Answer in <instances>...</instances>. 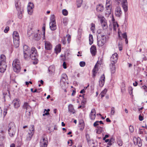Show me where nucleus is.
Segmentation results:
<instances>
[{
    "label": "nucleus",
    "mask_w": 147,
    "mask_h": 147,
    "mask_svg": "<svg viewBox=\"0 0 147 147\" xmlns=\"http://www.w3.org/2000/svg\"><path fill=\"white\" fill-rule=\"evenodd\" d=\"M7 65L5 56L2 54L0 56V72L4 73L6 70Z\"/></svg>",
    "instance_id": "nucleus-1"
},
{
    "label": "nucleus",
    "mask_w": 147,
    "mask_h": 147,
    "mask_svg": "<svg viewBox=\"0 0 147 147\" xmlns=\"http://www.w3.org/2000/svg\"><path fill=\"white\" fill-rule=\"evenodd\" d=\"M16 130V128L14 123L10 122L8 126V131L9 136L11 137H14Z\"/></svg>",
    "instance_id": "nucleus-2"
},
{
    "label": "nucleus",
    "mask_w": 147,
    "mask_h": 147,
    "mask_svg": "<svg viewBox=\"0 0 147 147\" xmlns=\"http://www.w3.org/2000/svg\"><path fill=\"white\" fill-rule=\"evenodd\" d=\"M13 70L14 71L18 73L21 70V63L20 60L18 59H15L12 63Z\"/></svg>",
    "instance_id": "nucleus-3"
},
{
    "label": "nucleus",
    "mask_w": 147,
    "mask_h": 147,
    "mask_svg": "<svg viewBox=\"0 0 147 147\" xmlns=\"http://www.w3.org/2000/svg\"><path fill=\"white\" fill-rule=\"evenodd\" d=\"M30 58L32 60H35L37 57V51L36 48L34 47H32L30 52Z\"/></svg>",
    "instance_id": "nucleus-4"
},
{
    "label": "nucleus",
    "mask_w": 147,
    "mask_h": 147,
    "mask_svg": "<svg viewBox=\"0 0 147 147\" xmlns=\"http://www.w3.org/2000/svg\"><path fill=\"white\" fill-rule=\"evenodd\" d=\"M34 127L33 125H31L29 128V132L27 134L26 140L28 141H30L31 139L32 136L34 133Z\"/></svg>",
    "instance_id": "nucleus-5"
},
{
    "label": "nucleus",
    "mask_w": 147,
    "mask_h": 147,
    "mask_svg": "<svg viewBox=\"0 0 147 147\" xmlns=\"http://www.w3.org/2000/svg\"><path fill=\"white\" fill-rule=\"evenodd\" d=\"M41 34L38 30L36 31L34 33L32 34L33 36V39L36 40H39L41 37Z\"/></svg>",
    "instance_id": "nucleus-6"
},
{
    "label": "nucleus",
    "mask_w": 147,
    "mask_h": 147,
    "mask_svg": "<svg viewBox=\"0 0 147 147\" xmlns=\"http://www.w3.org/2000/svg\"><path fill=\"white\" fill-rule=\"evenodd\" d=\"M122 12L121 7L119 6L117 7L115 9V15L117 17H120L122 14Z\"/></svg>",
    "instance_id": "nucleus-7"
},
{
    "label": "nucleus",
    "mask_w": 147,
    "mask_h": 147,
    "mask_svg": "<svg viewBox=\"0 0 147 147\" xmlns=\"http://www.w3.org/2000/svg\"><path fill=\"white\" fill-rule=\"evenodd\" d=\"M34 5L33 3L29 2L28 5L27 7V11L28 13L30 15L32 14L33 11V8Z\"/></svg>",
    "instance_id": "nucleus-8"
},
{
    "label": "nucleus",
    "mask_w": 147,
    "mask_h": 147,
    "mask_svg": "<svg viewBox=\"0 0 147 147\" xmlns=\"http://www.w3.org/2000/svg\"><path fill=\"white\" fill-rule=\"evenodd\" d=\"M133 141L135 145H138L139 147H141L142 146V143L140 138L134 137L133 138Z\"/></svg>",
    "instance_id": "nucleus-9"
},
{
    "label": "nucleus",
    "mask_w": 147,
    "mask_h": 147,
    "mask_svg": "<svg viewBox=\"0 0 147 147\" xmlns=\"http://www.w3.org/2000/svg\"><path fill=\"white\" fill-rule=\"evenodd\" d=\"M118 59V55L117 53H115L113 54L111 57L110 61L113 63H116Z\"/></svg>",
    "instance_id": "nucleus-10"
},
{
    "label": "nucleus",
    "mask_w": 147,
    "mask_h": 147,
    "mask_svg": "<svg viewBox=\"0 0 147 147\" xmlns=\"http://www.w3.org/2000/svg\"><path fill=\"white\" fill-rule=\"evenodd\" d=\"M105 81V77L104 74H102L100 77L99 82V85L100 87H102Z\"/></svg>",
    "instance_id": "nucleus-11"
},
{
    "label": "nucleus",
    "mask_w": 147,
    "mask_h": 147,
    "mask_svg": "<svg viewBox=\"0 0 147 147\" xmlns=\"http://www.w3.org/2000/svg\"><path fill=\"white\" fill-rule=\"evenodd\" d=\"M67 79V76L66 74H63L62 75L61 77V79L60 82L61 85L63 84H65L66 82V79Z\"/></svg>",
    "instance_id": "nucleus-12"
},
{
    "label": "nucleus",
    "mask_w": 147,
    "mask_h": 147,
    "mask_svg": "<svg viewBox=\"0 0 147 147\" xmlns=\"http://www.w3.org/2000/svg\"><path fill=\"white\" fill-rule=\"evenodd\" d=\"M45 49L46 50H50L52 48V45L49 41H45Z\"/></svg>",
    "instance_id": "nucleus-13"
},
{
    "label": "nucleus",
    "mask_w": 147,
    "mask_h": 147,
    "mask_svg": "<svg viewBox=\"0 0 147 147\" xmlns=\"http://www.w3.org/2000/svg\"><path fill=\"white\" fill-rule=\"evenodd\" d=\"M91 120H94L96 116V111L94 109H92L89 115Z\"/></svg>",
    "instance_id": "nucleus-14"
},
{
    "label": "nucleus",
    "mask_w": 147,
    "mask_h": 147,
    "mask_svg": "<svg viewBox=\"0 0 147 147\" xmlns=\"http://www.w3.org/2000/svg\"><path fill=\"white\" fill-rule=\"evenodd\" d=\"M23 108L26 109V112H31L32 111V109L31 107L27 103H25L23 105Z\"/></svg>",
    "instance_id": "nucleus-15"
},
{
    "label": "nucleus",
    "mask_w": 147,
    "mask_h": 147,
    "mask_svg": "<svg viewBox=\"0 0 147 147\" xmlns=\"http://www.w3.org/2000/svg\"><path fill=\"white\" fill-rule=\"evenodd\" d=\"M105 14L108 15H110L111 13V5H106Z\"/></svg>",
    "instance_id": "nucleus-16"
},
{
    "label": "nucleus",
    "mask_w": 147,
    "mask_h": 147,
    "mask_svg": "<svg viewBox=\"0 0 147 147\" xmlns=\"http://www.w3.org/2000/svg\"><path fill=\"white\" fill-rule=\"evenodd\" d=\"M90 51L91 54L93 56H95L96 53V47L94 45H92L90 48Z\"/></svg>",
    "instance_id": "nucleus-17"
},
{
    "label": "nucleus",
    "mask_w": 147,
    "mask_h": 147,
    "mask_svg": "<svg viewBox=\"0 0 147 147\" xmlns=\"http://www.w3.org/2000/svg\"><path fill=\"white\" fill-rule=\"evenodd\" d=\"M19 101V100L17 99H15L13 100L12 103L15 108H18L20 107Z\"/></svg>",
    "instance_id": "nucleus-18"
},
{
    "label": "nucleus",
    "mask_w": 147,
    "mask_h": 147,
    "mask_svg": "<svg viewBox=\"0 0 147 147\" xmlns=\"http://www.w3.org/2000/svg\"><path fill=\"white\" fill-rule=\"evenodd\" d=\"M100 22L103 29L106 30L108 28V25L105 20H103L102 19Z\"/></svg>",
    "instance_id": "nucleus-19"
},
{
    "label": "nucleus",
    "mask_w": 147,
    "mask_h": 147,
    "mask_svg": "<svg viewBox=\"0 0 147 147\" xmlns=\"http://www.w3.org/2000/svg\"><path fill=\"white\" fill-rule=\"evenodd\" d=\"M49 26L50 29L53 31L55 30L57 28L56 22H50Z\"/></svg>",
    "instance_id": "nucleus-20"
},
{
    "label": "nucleus",
    "mask_w": 147,
    "mask_h": 147,
    "mask_svg": "<svg viewBox=\"0 0 147 147\" xmlns=\"http://www.w3.org/2000/svg\"><path fill=\"white\" fill-rule=\"evenodd\" d=\"M96 9L98 12H102L104 9V7L102 4H100L96 6Z\"/></svg>",
    "instance_id": "nucleus-21"
},
{
    "label": "nucleus",
    "mask_w": 147,
    "mask_h": 147,
    "mask_svg": "<svg viewBox=\"0 0 147 147\" xmlns=\"http://www.w3.org/2000/svg\"><path fill=\"white\" fill-rule=\"evenodd\" d=\"M115 64L111 63L109 65L110 69L112 74L114 73L115 71Z\"/></svg>",
    "instance_id": "nucleus-22"
},
{
    "label": "nucleus",
    "mask_w": 147,
    "mask_h": 147,
    "mask_svg": "<svg viewBox=\"0 0 147 147\" xmlns=\"http://www.w3.org/2000/svg\"><path fill=\"white\" fill-rule=\"evenodd\" d=\"M13 40H19V36L18 32L14 31L13 34Z\"/></svg>",
    "instance_id": "nucleus-23"
},
{
    "label": "nucleus",
    "mask_w": 147,
    "mask_h": 147,
    "mask_svg": "<svg viewBox=\"0 0 147 147\" xmlns=\"http://www.w3.org/2000/svg\"><path fill=\"white\" fill-rule=\"evenodd\" d=\"M84 121L83 120H80L79 122V127H80V129L81 131H82L84 127Z\"/></svg>",
    "instance_id": "nucleus-24"
},
{
    "label": "nucleus",
    "mask_w": 147,
    "mask_h": 147,
    "mask_svg": "<svg viewBox=\"0 0 147 147\" xmlns=\"http://www.w3.org/2000/svg\"><path fill=\"white\" fill-rule=\"evenodd\" d=\"M48 143V140L47 137L44 136L42 137L40 141V144H47Z\"/></svg>",
    "instance_id": "nucleus-25"
},
{
    "label": "nucleus",
    "mask_w": 147,
    "mask_h": 147,
    "mask_svg": "<svg viewBox=\"0 0 147 147\" xmlns=\"http://www.w3.org/2000/svg\"><path fill=\"white\" fill-rule=\"evenodd\" d=\"M55 70V67L54 65L50 66L48 69L49 73L50 74H52L54 73Z\"/></svg>",
    "instance_id": "nucleus-26"
},
{
    "label": "nucleus",
    "mask_w": 147,
    "mask_h": 147,
    "mask_svg": "<svg viewBox=\"0 0 147 147\" xmlns=\"http://www.w3.org/2000/svg\"><path fill=\"white\" fill-rule=\"evenodd\" d=\"M61 45L60 44H59L57 45L55 49V50L56 53H58L60 52L61 51Z\"/></svg>",
    "instance_id": "nucleus-27"
},
{
    "label": "nucleus",
    "mask_w": 147,
    "mask_h": 147,
    "mask_svg": "<svg viewBox=\"0 0 147 147\" xmlns=\"http://www.w3.org/2000/svg\"><path fill=\"white\" fill-rule=\"evenodd\" d=\"M68 109L69 112L72 113L73 114L75 113V111L72 105L70 104L69 105Z\"/></svg>",
    "instance_id": "nucleus-28"
},
{
    "label": "nucleus",
    "mask_w": 147,
    "mask_h": 147,
    "mask_svg": "<svg viewBox=\"0 0 147 147\" xmlns=\"http://www.w3.org/2000/svg\"><path fill=\"white\" fill-rule=\"evenodd\" d=\"M30 52L24 53V59L26 60L29 59L30 58Z\"/></svg>",
    "instance_id": "nucleus-29"
},
{
    "label": "nucleus",
    "mask_w": 147,
    "mask_h": 147,
    "mask_svg": "<svg viewBox=\"0 0 147 147\" xmlns=\"http://www.w3.org/2000/svg\"><path fill=\"white\" fill-rule=\"evenodd\" d=\"M30 48L27 45H25L23 46V51L24 53H28L30 52Z\"/></svg>",
    "instance_id": "nucleus-30"
},
{
    "label": "nucleus",
    "mask_w": 147,
    "mask_h": 147,
    "mask_svg": "<svg viewBox=\"0 0 147 147\" xmlns=\"http://www.w3.org/2000/svg\"><path fill=\"white\" fill-rule=\"evenodd\" d=\"M14 46L16 48H17L19 46L20 41L19 40H13Z\"/></svg>",
    "instance_id": "nucleus-31"
},
{
    "label": "nucleus",
    "mask_w": 147,
    "mask_h": 147,
    "mask_svg": "<svg viewBox=\"0 0 147 147\" xmlns=\"http://www.w3.org/2000/svg\"><path fill=\"white\" fill-rule=\"evenodd\" d=\"M123 37L125 38V42L126 44H127L128 43V41L127 38V34L126 32H124L122 34Z\"/></svg>",
    "instance_id": "nucleus-32"
},
{
    "label": "nucleus",
    "mask_w": 147,
    "mask_h": 147,
    "mask_svg": "<svg viewBox=\"0 0 147 147\" xmlns=\"http://www.w3.org/2000/svg\"><path fill=\"white\" fill-rule=\"evenodd\" d=\"M105 43V42L101 40V39L98 40L97 41V44L99 47H102L103 46Z\"/></svg>",
    "instance_id": "nucleus-33"
},
{
    "label": "nucleus",
    "mask_w": 147,
    "mask_h": 147,
    "mask_svg": "<svg viewBox=\"0 0 147 147\" xmlns=\"http://www.w3.org/2000/svg\"><path fill=\"white\" fill-rule=\"evenodd\" d=\"M4 138L3 131L2 130L0 131V140L2 141Z\"/></svg>",
    "instance_id": "nucleus-34"
},
{
    "label": "nucleus",
    "mask_w": 147,
    "mask_h": 147,
    "mask_svg": "<svg viewBox=\"0 0 147 147\" xmlns=\"http://www.w3.org/2000/svg\"><path fill=\"white\" fill-rule=\"evenodd\" d=\"M93 39L92 35L90 34L89 35V43L90 45H91L93 43Z\"/></svg>",
    "instance_id": "nucleus-35"
},
{
    "label": "nucleus",
    "mask_w": 147,
    "mask_h": 147,
    "mask_svg": "<svg viewBox=\"0 0 147 147\" xmlns=\"http://www.w3.org/2000/svg\"><path fill=\"white\" fill-rule=\"evenodd\" d=\"M103 131V129L101 127H98L96 129V132L98 134H100Z\"/></svg>",
    "instance_id": "nucleus-36"
},
{
    "label": "nucleus",
    "mask_w": 147,
    "mask_h": 147,
    "mask_svg": "<svg viewBox=\"0 0 147 147\" xmlns=\"http://www.w3.org/2000/svg\"><path fill=\"white\" fill-rule=\"evenodd\" d=\"M98 70L97 69L94 67L92 70V77L94 78L96 76L97 71Z\"/></svg>",
    "instance_id": "nucleus-37"
},
{
    "label": "nucleus",
    "mask_w": 147,
    "mask_h": 147,
    "mask_svg": "<svg viewBox=\"0 0 147 147\" xmlns=\"http://www.w3.org/2000/svg\"><path fill=\"white\" fill-rule=\"evenodd\" d=\"M109 141L108 143V145H109L111 146L113 144L114 142L115 139L114 138L112 137L109 140Z\"/></svg>",
    "instance_id": "nucleus-38"
},
{
    "label": "nucleus",
    "mask_w": 147,
    "mask_h": 147,
    "mask_svg": "<svg viewBox=\"0 0 147 147\" xmlns=\"http://www.w3.org/2000/svg\"><path fill=\"white\" fill-rule=\"evenodd\" d=\"M139 133L140 134H142L145 135V134H147L144 131V129L142 128H139Z\"/></svg>",
    "instance_id": "nucleus-39"
},
{
    "label": "nucleus",
    "mask_w": 147,
    "mask_h": 147,
    "mask_svg": "<svg viewBox=\"0 0 147 147\" xmlns=\"http://www.w3.org/2000/svg\"><path fill=\"white\" fill-rule=\"evenodd\" d=\"M83 0H77V4L78 7H80L82 4Z\"/></svg>",
    "instance_id": "nucleus-40"
},
{
    "label": "nucleus",
    "mask_w": 147,
    "mask_h": 147,
    "mask_svg": "<svg viewBox=\"0 0 147 147\" xmlns=\"http://www.w3.org/2000/svg\"><path fill=\"white\" fill-rule=\"evenodd\" d=\"M107 91V90L106 89H105L103 90L100 94V95L101 96V97H103L105 96V95Z\"/></svg>",
    "instance_id": "nucleus-41"
},
{
    "label": "nucleus",
    "mask_w": 147,
    "mask_h": 147,
    "mask_svg": "<svg viewBox=\"0 0 147 147\" xmlns=\"http://www.w3.org/2000/svg\"><path fill=\"white\" fill-rule=\"evenodd\" d=\"M9 109V107L7 106L5 107L3 109V115L5 117L7 113V111Z\"/></svg>",
    "instance_id": "nucleus-42"
},
{
    "label": "nucleus",
    "mask_w": 147,
    "mask_h": 147,
    "mask_svg": "<svg viewBox=\"0 0 147 147\" xmlns=\"http://www.w3.org/2000/svg\"><path fill=\"white\" fill-rule=\"evenodd\" d=\"M68 22V19L66 18H65L63 19V22L65 26H66Z\"/></svg>",
    "instance_id": "nucleus-43"
},
{
    "label": "nucleus",
    "mask_w": 147,
    "mask_h": 147,
    "mask_svg": "<svg viewBox=\"0 0 147 147\" xmlns=\"http://www.w3.org/2000/svg\"><path fill=\"white\" fill-rule=\"evenodd\" d=\"M50 22H56L55 19V16L54 15H52L50 18Z\"/></svg>",
    "instance_id": "nucleus-44"
},
{
    "label": "nucleus",
    "mask_w": 147,
    "mask_h": 147,
    "mask_svg": "<svg viewBox=\"0 0 147 147\" xmlns=\"http://www.w3.org/2000/svg\"><path fill=\"white\" fill-rule=\"evenodd\" d=\"M123 7L125 12L127 10V4H122Z\"/></svg>",
    "instance_id": "nucleus-45"
},
{
    "label": "nucleus",
    "mask_w": 147,
    "mask_h": 147,
    "mask_svg": "<svg viewBox=\"0 0 147 147\" xmlns=\"http://www.w3.org/2000/svg\"><path fill=\"white\" fill-rule=\"evenodd\" d=\"M101 38L100 39L105 42L107 39L106 38V36L105 35L101 34Z\"/></svg>",
    "instance_id": "nucleus-46"
},
{
    "label": "nucleus",
    "mask_w": 147,
    "mask_h": 147,
    "mask_svg": "<svg viewBox=\"0 0 147 147\" xmlns=\"http://www.w3.org/2000/svg\"><path fill=\"white\" fill-rule=\"evenodd\" d=\"M15 5L17 10L18 11H19L20 9V7L19 5L18 4V3L16 1Z\"/></svg>",
    "instance_id": "nucleus-47"
},
{
    "label": "nucleus",
    "mask_w": 147,
    "mask_h": 147,
    "mask_svg": "<svg viewBox=\"0 0 147 147\" xmlns=\"http://www.w3.org/2000/svg\"><path fill=\"white\" fill-rule=\"evenodd\" d=\"M18 17L20 19H21L22 18V11L21 10V9L19 10V11H18Z\"/></svg>",
    "instance_id": "nucleus-48"
},
{
    "label": "nucleus",
    "mask_w": 147,
    "mask_h": 147,
    "mask_svg": "<svg viewBox=\"0 0 147 147\" xmlns=\"http://www.w3.org/2000/svg\"><path fill=\"white\" fill-rule=\"evenodd\" d=\"M62 13L63 15L66 16L67 15L68 12L66 9H63L62 10Z\"/></svg>",
    "instance_id": "nucleus-49"
},
{
    "label": "nucleus",
    "mask_w": 147,
    "mask_h": 147,
    "mask_svg": "<svg viewBox=\"0 0 147 147\" xmlns=\"http://www.w3.org/2000/svg\"><path fill=\"white\" fill-rule=\"evenodd\" d=\"M115 110L114 107H112L111 108V115H113L115 113Z\"/></svg>",
    "instance_id": "nucleus-50"
},
{
    "label": "nucleus",
    "mask_w": 147,
    "mask_h": 147,
    "mask_svg": "<svg viewBox=\"0 0 147 147\" xmlns=\"http://www.w3.org/2000/svg\"><path fill=\"white\" fill-rule=\"evenodd\" d=\"M95 24L93 23H92L91 24V27L90 28L91 30L93 32L95 30Z\"/></svg>",
    "instance_id": "nucleus-51"
},
{
    "label": "nucleus",
    "mask_w": 147,
    "mask_h": 147,
    "mask_svg": "<svg viewBox=\"0 0 147 147\" xmlns=\"http://www.w3.org/2000/svg\"><path fill=\"white\" fill-rule=\"evenodd\" d=\"M86 65V63L84 61H81L80 63V65L81 67H84Z\"/></svg>",
    "instance_id": "nucleus-52"
},
{
    "label": "nucleus",
    "mask_w": 147,
    "mask_h": 147,
    "mask_svg": "<svg viewBox=\"0 0 147 147\" xmlns=\"http://www.w3.org/2000/svg\"><path fill=\"white\" fill-rule=\"evenodd\" d=\"M111 0H107L106 2V5H111Z\"/></svg>",
    "instance_id": "nucleus-53"
},
{
    "label": "nucleus",
    "mask_w": 147,
    "mask_h": 147,
    "mask_svg": "<svg viewBox=\"0 0 147 147\" xmlns=\"http://www.w3.org/2000/svg\"><path fill=\"white\" fill-rule=\"evenodd\" d=\"M117 143L119 146H121L122 145V141L121 140H119L117 141Z\"/></svg>",
    "instance_id": "nucleus-54"
},
{
    "label": "nucleus",
    "mask_w": 147,
    "mask_h": 147,
    "mask_svg": "<svg viewBox=\"0 0 147 147\" xmlns=\"http://www.w3.org/2000/svg\"><path fill=\"white\" fill-rule=\"evenodd\" d=\"M129 129L130 131L131 132H133L134 130V127L133 126L130 125L129 127Z\"/></svg>",
    "instance_id": "nucleus-55"
},
{
    "label": "nucleus",
    "mask_w": 147,
    "mask_h": 147,
    "mask_svg": "<svg viewBox=\"0 0 147 147\" xmlns=\"http://www.w3.org/2000/svg\"><path fill=\"white\" fill-rule=\"evenodd\" d=\"M86 137L87 141L88 143L89 141H90V138L89 135L86 134Z\"/></svg>",
    "instance_id": "nucleus-56"
},
{
    "label": "nucleus",
    "mask_w": 147,
    "mask_h": 147,
    "mask_svg": "<svg viewBox=\"0 0 147 147\" xmlns=\"http://www.w3.org/2000/svg\"><path fill=\"white\" fill-rule=\"evenodd\" d=\"M45 26H43L42 27V30L43 32V34L44 35V37H45Z\"/></svg>",
    "instance_id": "nucleus-57"
},
{
    "label": "nucleus",
    "mask_w": 147,
    "mask_h": 147,
    "mask_svg": "<svg viewBox=\"0 0 147 147\" xmlns=\"http://www.w3.org/2000/svg\"><path fill=\"white\" fill-rule=\"evenodd\" d=\"M9 30V27L8 26H7L4 30V32L5 33H7Z\"/></svg>",
    "instance_id": "nucleus-58"
},
{
    "label": "nucleus",
    "mask_w": 147,
    "mask_h": 147,
    "mask_svg": "<svg viewBox=\"0 0 147 147\" xmlns=\"http://www.w3.org/2000/svg\"><path fill=\"white\" fill-rule=\"evenodd\" d=\"M98 18L100 19V22H101V20L102 19L103 20H105V18L103 16H98Z\"/></svg>",
    "instance_id": "nucleus-59"
},
{
    "label": "nucleus",
    "mask_w": 147,
    "mask_h": 147,
    "mask_svg": "<svg viewBox=\"0 0 147 147\" xmlns=\"http://www.w3.org/2000/svg\"><path fill=\"white\" fill-rule=\"evenodd\" d=\"M99 121H97L95 122L94 124L93 125L94 127H96L99 125Z\"/></svg>",
    "instance_id": "nucleus-60"
},
{
    "label": "nucleus",
    "mask_w": 147,
    "mask_h": 147,
    "mask_svg": "<svg viewBox=\"0 0 147 147\" xmlns=\"http://www.w3.org/2000/svg\"><path fill=\"white\" fill-rule=\"evenodd\" d=\"M48 143L45 144H40V147H47V146Z\"/></svg>",
    "instance_id": "nucleus-61"
},
{
    "label": "nucleus",
    "mask_w": 147,
    "mask_h": 147,
    "mask_svg": "<svg viewBox=\"0 0 147 147\" xmlns=\"http://www.w3.org/2000/svg\"><path fill=\"white\" fill-rule=\"evenodd\" d=\"M63 68L64 69H66L67 68V66H66V64L65 62H64L63 64Z\"/></svg>",
    "instance_id": "nucleus-62"
},
{
    "label": "nucleus",
    "mask_w": 147,
    "mask_h": 147,
    "mask_svg": "<svg viewBox=\"0 0 147 147\" xmlns=\"http://www.w3.org/2000/svg\"><path fill=\"white\" fill-rule=\"evenodd\" d=\"M139 119L140 121H142L143 119V117L141 115L139 116Z\"/></svg>",
    "instance_id": "nucleus-63"
},
{
    "label": "nucleus",
    "mask_w": 147,
    "mask_h": 147,
    "mask_svg": "<svg viewBox=\"0 0 147 147\" xmlns=\"http://www.w3.org/2000/svg\"><path fill=\"white\" fill-rule=\"evenodd\" d=\"M142 88L145 91L147 92V86H142Z\"/></svg>",
    "instance_id": "nucleus-64"
}]
</instances>
